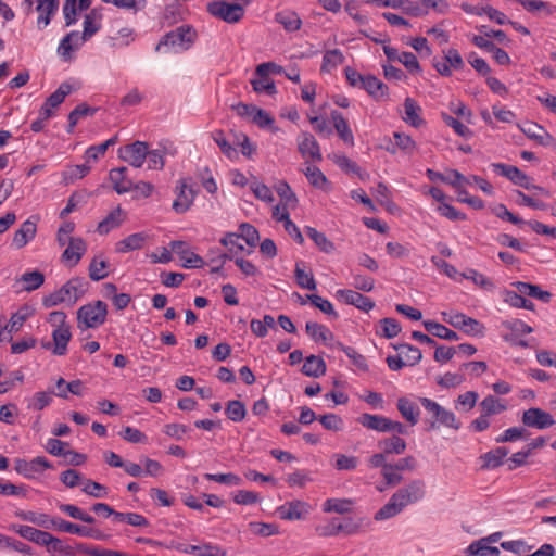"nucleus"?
I'll return each mask as SVG.
<instances>
[{"label": "nucleus", "instance_id": "1", "mask_svg": "<svg viewBox=\"0 0 556 556\" xmlns=\"http://www.w3.org/2000/svg\"><path fill=\"white\" fill-rule=\"evenodd\" d=\"M425 495V482L415 479L393 493L389 501L376 511L374 519L376 521L391 519L401 514L407 506L420 502Z\"/></svg>", "mask_w": 556, "mask_h": 556}, {"label": "nucleus", "instance_id": "2", "mask_svg": "<svg viewBox=\"0 0 556 556\" xmlns=\"http://www.w3.org/2000/svg\"><path fill=\"white\" fill-rule=\"evenodd\" d=\"M47 321L52 328V342H43L42 348L51 351L53 355H65L72 340L71 326L67 323L66 314L61 311H54L49 314Z\"/></svg>", "mask_w": 556, "mask_h": 556}, {"label": "nucleus", "instance_id": "3", "mask_svg": "<svg viewBox=\"0 0 556 556\" xmlns=\"http://www.w3.org/2000/svg\"><path fill=\"white\" fill-rule=\"evenodd\" d=\"M197 38V31L189 26H180L166 34L155 47L159 53H179L192 47Z\"/></svg>", "mask_w": 556, "mask_h": 556}, {"label": "nucleus", "instance_id": "4", "mask_svg": "<svg viewBox=\"0 0 556 556\" xmlns=\"http://www.w3.org/2000/svg\"><path fill=\"white\" fill-rule=\"evenodd\" d=\"M173 194V211L177 214L187 213L194 204L198 195V189L193 179L189 176L180 177L174 186Z\"/></svg>", "mask_w": 556, "mask_h": 556}, {"label": "nucleus", "instance_id": "5", "mask_svg": "<svg viewBox=\"0 0 556 556\" xmlns=\"http://www.w3.org/2000/svg\"><path fill=\"white\" fill-rule=\"evenodd\" d=\"M108 316V305L102 301H96L83 305L77 311L78 328H98L103 325Z\"/></svg>", "mask_w": 556, "mask_h": 556}, {"label": "nucleus", "instance_id": "6", "mask_svg": "<svg viewBox=\"0 0 556 556\" xmlns=\"http://www.w3.org/2000/svg\"><path fill=\"white\" fill-rule=\"evenodd\" d=\"M84 294L83 283L78 279H72L64 283L59 290L43 298L46 307H53L60 304H74Z\"/></svg>", "mask_w": 556, "mask_h": 556}, {"label": "nucleus", "instance_id": "7", "mask_svg": "<svg viewBox=\"0 0 556 556\" xmlns=\"http://www.w3.org/2000/svg\"><path fill=\"white\" fill-rule=\"evenodd\" d=\"M237 113L261 129L269 130L273 134L279 131V127L276 126L271 114L254 104L240 103L237 106Z\"/></svg>", "mask_w": 556, "mask_h": 556}, {"label": "nucleus", "instance_id": "8", "mask_svg": "<svg viewBox=\"0 0 556 556\" xmlns=\"http://www.w3.org/2000/svg\"><path fill=\"white\" fill-rule=\"evenodd\" d=\"M420 403L434 418V421L431 422L432 429L439 426L451 428L453 430H458L460 428V424L452 410L444 408L439 403L428 397H421Z\"/></svg>", "mask_w": 556, "mask_h": 556}, {"label": "nucleus", "instance_id": "9", "mask_svg": "<svg viewBox=\"0 0 556 556\" xmlns=\"http://www.w3.org/2000/svg\"><path fill=\"white\" fill-rule=\"evenodd\" d=\"M206 9L213 17L229 24L239 22L244 15L243 5L220 0L207 3Z\"/></svg>", "mask_w": 556, "mask_h": 556}, {"label": "nucleus", "instance_id": "10", "mask_svg": "<svg viewBox=\"0 0 556 556\" xmlns=\"http://www.w3.org/2000/svg\"><path fill=\"white\" fill-rule=\"evenodd\" d=\"M52 464L43 456H37L30 460L16 458L14 460L15 471L26 479H35L48 469H52Z\"/></svg>", "mask_w": 556, "mask_h": 556}, {"label": "nucleus", "instance_id": "11", "mask_svg": "<svg viewBox=\"0 0 556 556\" xmlns=\"http://www.w3.org/2000/svg\"><path fill=\"white\" fill-rule=\"evenodd\" d=\"M313 510V506L302 500H293L286 502L277 507V514L280 519L294 521L306 519Z\"/></svg>", "mask_w": 556, "mask_h": 556}, {"label": "nucleus", "instance_id": "12", "mask_svg": "<svg viewBox=\"0 0 556 556\" xmlns=\"http://www.w3.org/2000/svg\"><path fill=\"white\" fill-rule=\"evenodd\" d=\"M219 242L227 249L228 253H222L217 257L211 258V263H213V273L219 271L227 260L235 258L233 254L243 250V245L240 243V238L237 232L225 233V236L220 238Z\"/></svg>", "mask_w": 556, "mask_h": 556}, {"label": "nucleus", "instance_id": "13", "mask_svg": "<svg viewBox=\"0 0 556 556\" xmlns=\"http://www.w3.org/2000/svg\"><path fill=\"white\" fill-rule=\"evenodd\" d=\"M148 154V144L143 141H135L118 149V157L130 166L142 167Z\"/></svg>", "mask_w": 556, "mask_h": 556}, {"label": "nucleus", "instance_id": "14", "mask_svg": "<svg viewBox=\"0 0 556 556\" xmlns=\"http://www.w3.org/2000/svg\"><path fill=\"white\" fill-rule=\"evenodd\" d=\"M169 245L172 247V251L179 257L182 267L195 269L205 266L203 257L197 254L186 242L172 241Z\"/></svg>", "mask_w": 556, "mask_h": 556}, {"label": "nucleus", "instance_id": "15", "mask_svg": "<svg viewBox=\"0 0 556 556\" xmlns=\"http://www.w3.org/2000/svg\"><path fill=\"white\" fill-rule=\"evenodd\" d=\"M491 166L494 169V172L507 178L516 186H519L527 190H530L531 188L534 187L532 179L516 166L504 163H493Z\"/></svg>", "mask_w": 556, "mask_h": 556}, {"label": "nucleus", "instance_id": "16", "mask_svg": "<svg viewBox=\"0 0 556 556\" xmlns=\"http://www.w3.org/2000/svg\"><path fill=\"white\" fill-rule=\"evenodd\" d=\"M521 421L525 426L539 430L547 429L555 425L554 417L549 413L538 407L525 410Z\"/></svg>", "mask_w": 556, "mask_h": 556}, {"label": "nucleus", "instance_id": "17", "mask_svg": "<svg viewBox=\"0 0 556 556\" xmlns=\"http://www.w3.org/2000/svg\"><path fill=\"white\" fill-rule=\"evenodd\" d=\"M464 65L463 58L455 49H446L443 51L441 60H434L433 66L437 72L443 76H451L453 71L460 70Z\"/></svg>", "mask_w": 556, "mask_h": 556}, {"label": "nucleus", "instance_id": "18", "mask_svg": "<svg viewBox=\"0 0 556 556\" xmlns=\"http://www.w3.org/2000/svg\"><path fill=\"white\" fill-rule=\"evenodd\" d=\"M305 329L307 334L316 343L324 344L328 348L341 346V343L336 340L332 331L325 325L318 324L316 321H307L305 325Z\"/></svg>", "mask_w": 556, "mask_h": 556}, {"label": "nucleus", "instance_id": "19", "mask_svg": "<svg viewBox=\"0 0 556 556\" xmlns=\"http://www.w3.org/2000/svg\"><path fill=\"white\" fill-rule=\"evenodd\" d=\"M334 295L338 301L348 305H353L364 312H369L375 306V303L369 298L354 290L340 289Z\"/></svg>", "mask_w": 556, "mask_h": 556}, {"label": "nucleus", "instance_id": "20", "mask_svg": "<svg viewBox=\"0 0 556 556\" xmlns=\"http://www.w3.org/2000/svg\"><path fill=\"white\" fill-rule=\"evenodd\" d=\"M72 91V87L67 83H63L60 87L46 100L40 109L42 118H51L55 114V110L65 100Z\"/></svg>", "mask_w": 556, "mask_h": 556}, {"label": "nucleus", "instance_id": "21", "mask_svg": "<svg viewBox=\"0 0 556 556\" xmlns=\"http://www.w3.org/2000/svg\"><path fill=\"white\" fill-rule=\"evenodd\" d=\"M522 134L538 144L548 147L554 142V137L541 125L533 122H525L517 125Z\"/></svg>", "mask_w": 556, "mask_h": 556}, {"label": "nucleus", "instance_id": "22", "mask_svg": "<svg viewBox=\"0 0 556 556\" xmlns=\"http://www.w3.org/2000/svg\"><path fill=\"white\" fill-rule=\"evenodd\" d=\"M296 141L299 152L307 163L321 160L319 146L313 135L303 131L298 136Z\"/></svg>", "mask_w": 556, "mask_h": 556}, {"label": "nucleus", "instance_id": "23", "mask_svg": "<svg viewBox=\"0 0 556 556\" xmlns=\"http://www.w3.org/2000/svg\"><path fill=\"white\" fill-rule=\"evenodd\" d=\"M66 245L67 247L62 254V260L66 263L67 266L74 267L79 263L86 253L87 243L83 238L78 237L72 239L66 243Z\"/></svg>", "mask_w": 556, "mask_h": 556}, {"label": "nucleus", "instance_id": "24", "mask_svg": "<svg viewBox=\"0 0 556 556\" xmlns=\"http://www.w3.org/2000/svg\"><path fill=\"white\" fill-rule=\"evenodd\" d=\"M87 39L79 31H71L61 41L58 47V53L64 60H70Z\"/></svg>", "mask_w": 556, "mask_h": 556}, {"label": "nucleus", "instance_id": "25", "mask_svg": "<svg viewBox=\"0 0 556 556\" xmlns=\"http://www.w3.org/2000/svg\"><path fill=\"white\" fill-rule=\"evenodd\" d=\"M41 546L46 547L47 553L50 556H76V549H74V546L66 544L49 532L46 533V536L41 542Z\"/></svg>", "mask_w": 556, "mask_h": 556}, {"label": "nucleus", "instance_id": "26", "mask_svg": "<svg viewBox=\"0 0 556 556\" xmlns=\"http://www.w3.org/2000/svg\"><path fill=\"white\" fill-rule=\"evenodd\" d=\"M149 238V235L143 231L131 233L115 243V252L124 254L140 250L146 245Z\"/></svg>", "mask_w": 556, "mask_h": 556}, {"label": "nucleus", "instance_id": "27", "mask_svg": "<svg viewBox=\"0 0 556 556\" xmlns=\"http://www.w3.org/2000/svg\"><path fill=\"white\" fill-rule=\"evenodd\" d=\"M250 84L253 91L257 94L274 97L277 93V87L274 79L265 73L260 74L257 66L255 67V72L250 80Z\"/></svg>", "mask_w": 556, "mask_h": 556}, {"label": "nucleus", "instance_id": "28", "mask_svg": "<svg viewBox=\"0 0 556 556\" xmlns=\"http://www.w3.org/2000/svg\"><path fill=\"white\" fill-rule=\"evenodd\" d=\"M361 89L365 90L376 101H381L389 97L388 86L370 74L366 75Z\"/></svg>", "mask_w": 556, "mask_h": 556}, {"label": "nucleus", "instance_id": "29", "mask_svg": "<svg viewBox=\"0 0 556 556\" xmlns=\"http://www.w3.org/2000/svg\"><path fill=\"white\" fill-rule=\"evenodd\" d=\"M36 232V223L31 222L30 219L25 220L14 232L12 238V247L17 250L24 248L35 239Z\"/></svg>", "mask_w": 556, "mask_h": 556}, {"label": "nucleus", "instance_id": "30", "mask_svg": "<svg viewBox=\"0 0 556 556\" xmlns=\"http://www.w3.org/2000/svg\"><path fill=\"white\" fill-rule=\"evenodd\" d=\"M25 3L39 12L37 21L39 27H46L49 24V15L58 8V0H25Z\"/></svg>", "mask_w": 556, "mask_h": 556}, {"label": "nucleus", "instance_id": "31", "mask_svg": "<svg viewBox=\"0 0 556 556\" xmlns=\"http://www.w3.org/2000/svg\"><path fill=\"white\" fill-rule=\"evenodd\" d=\"M109 178H110L113 189L118 194L127 193L132 189V181L127 176L126 167H117V168L111 169L109 173Z\"/></svg>", "mask_w": 556, "mask_h": 556}, {"label": "nucleus", "instance_id": "32", "mask_svg": "<svg viewBox=\"0 0 556 556\" xmlns=\"http://www.w3.org/2000/svg\"><path fill=\"white\" fill-rule=\"evenodd\" d=\"M15 516L23 521L34 523L43 529H52L54 526V518L48 514L34 511V510H18Z\"/></svg>", "mask_w": 556, "mask_h": 556}, {"label": "nucleus", "instance_id": "33", "mask_svg": "<svg viewBox=\"0 0 556 556\" xmlns=\"http://www.w3.org/2000/svg\"><path fill=\"white\" fill-rule=\"evenodd\" d=\"M420 114V105L413 98H406L404 101V112L402 119L407 125L418 128L424 124V119L421 118Z\"/></svg>", "mask_w": 556, "mask_h": 556}, {"label": "nucleus", "instance_id": "34", "mask_svg": "<svg viewBox=\"0 0 556 556\" xmlns=\"http://www.w3.org/2000/svg\"><path fill=\"white\" fill-rule=\"evenodd\" d=\"M35 314V309L30 305L21 306L14 314H12L10 320L5 323V330L10 333L18 332L25 321Z\"/></svg>", "mask_w": 556, "mask_h": 556}, {"label": "nucleus", "instance_id": "35", "mask_svg": "<svg viewBox=\"0 0 556 556\" xmlns=\"http://www.w3.org/2000/svg\"><path fill=\"white\" fill-rule=\"evenodd\" d=\"M275 20L288 33L298 31L302 26V20L299 14L290 9H285L276 13Z\"/></svg>", "mask_w": 556, "mask_h": 556}, {"label": "nucleus", "instance_id": "36", "mask_svg": "<svg viewBox=\"0 0 556 556\" xmlns=\"http://www.w3.org/2000/svg\"><path fill=\"white\" fill-rule=\"evenodd\" d=\"M500 548L489 544L483 538L471 542L464 551L465 556H500Z\"/></svg>", "mask_w": 556, "mask_h": 556}, {"label": "nucleus", "instance_id": "37", "mask_svg": "<svg viewBox=\"0 0 556 556\" xmlns=\"http://www.w3.org/2000/svg\"><path fill=\"white\" fill-rule=\"evenodd\" d=\"M124 220L125 212L121 208V206H117L112 210L102 222L99 223L97 231L100 235H106L111 230L119 227Z\"/></svg>", "mask_w": 556, "mask_h": 556}, {"label": "nucleus", "instance_id": "38", "mask_svg": "<svg viewBox=\"0 0 556 556\" xmlns=\"http://www.w3.org/2000/svg\"><path fill=\"white\" fill-rule=\"evenodd\" d=\"M393 138L395 148H388L390 153L394 154L400 150L406 155H412L417 150V143L409 135L396 131L393 134Z\"/></svg>", "mask_w": 556, "mask_h": 556}, {"label": "nucleus", "instance_id": "39", "mask_svg": "<svg viewBox=\"0 0 556 556\" xmlns=\"http://www.w3.org/2000/svg\"><path fill=\"white\" fill-rule=\"evenodd\" d=\"M388 419L381 415L374 414H362L358 416L357 421L365 428L369 430H374L377 432H387L388 431Z\"/></svg>", "mask_w": 556, "mask_h": 556}, {"label": "nucleus", "instance_id": "40", "mask_svg": "<svg viewBox=\"0 0 556 556\" xmlns=\"http://www.w3.org/2000/svg\"><path fill=\"white\" fill-rule=\"evenodd\" d=\"M344 62V55L339 49L327 50L323 55L320 72L332 74Z\"/></svg>", "mask_w": 556, "mask_h": 556}, {"label": "nucleus", "instance_id": "41", "mask_svg": "<svg viewBox=\"0 0 556 556\" xmlns=\"http://www.w3.org/2000/svg\"><path fill=\"white\" fill-rule=\"evenodd\" d=\"M91 4V0H66L64 5V17L66 25H72L77 21L78 13L86 11Z\"/></svg>", "mask_w": 556, "mask_h": 556}, {"label": "nucleus", "instance_id": "42", "mask_svg": "<svg viewBox=\"0 0 556 556\" xmlns=\"http://www.w3.org/2000/svg\"><path fill=\"white\" fill-rule=\"evenodd\" d=\"M397 409L402 417L405 418L410 425H416L419 420V407L418 405L407 397H400L397 400Z\"/></svg>", "mask_w": 556, "mask_h": 556}, {"label": "nucleus", "instance_id": "43", "mask_svg": "<svg viewBox=\"0 0 556 556\" xmlns=\"http://www.w3.org/2000/svg\"><path fill=\"white\" fill-rule=\"evenodd\" d=\"M173 152L165 146L160 144L157 148L150 150L148 148L147 161L148 168L152 170H161L165 165V156Z\"/></svg>", "mask_w": 556, "mask_h": 556}, {"label": "nucleus", "instance_id": "44", "mask_svg": "<svg viewBox=\"0 0 556 556\" xmlns=\"http://www.w3.org/2000/svg\"><path fill=\"white\" fill-rule=\"evenodd\" d=\"M302 372L307 377L318 378L326 372V363L319 356L309 355L304 359Z\"/></svg>", "mask_w": 556, "mask_h": 556}, {"label": "nucleus", "instance_id": "45", "mask_svg": "<svg viewBox=\"0 0 556 556\" xmlns=\"http://www.w3.org/2000/svg\"><path fill=\"white\" fill-rule=\"evenodd\" d=\"M355 502L351 498H328L323 503L325 513L348 514L354 507Z\"/></svg>", "mask_w": 556, "mask_h": 556}, {"label": "nucleus", "instance_id": "46", "mask_svg": "<svg viewBox=\"0 0 556 556\" xmlns=\"http://www.w3.org/2000/svg\"><path fill=\"white\" fill-rule=\"evenodd\" d=\"M378 447L388 456L391 454L400 455L406 450V442L399 435L382 439L378 442Z\"/></svg>", "mask_w": 556, "mask_h": 556}, {"label": "nucleus", "instance_id": "47", "mask_svg": "<svg viewBox=\"0 0 556 556\" xmlns=\"http://www.w3.org/2000/svg\"><path fill=\"white\" fill-rule=\"evenodd\" d=\"M294 276L298 286L306 290H316L317 285L311 270H306L302 262H298L294 268Z\"/></svg>", "mask_w": 556, "mask_h": 556}, {"label": "nucleus", "instance_id": "48", "mask_svg": "<svg viewBox=\"0 0 556 556\" xmlns=\"http://www.w3.org/2000/svg\"><path fill=\"white\" fill-rule=\"evenodd\" d=\"M102 14L92 10L85 15L83 27L84 30L81 35L89 40L96 33H98L101 28Z\"/></svg>", "mask_w": 556, "mask_h": 556}, {"label": "nucleus", "instance_id": "49", "mask_svg": "<svg viewBox=\"0 0 556 556\" xmlns=\"http://www.w3.org/2000/svg\"><path fill=\"white\" fill-rule=\"evenodd\" d=\"M331 118L333 122V126L340 138L348 144H354V136L346 119L342 116V114L334 111L331 113Z\"/></svg>", "mask_w": 556, "mask_h": 556}, {"label": "nucleus", "instance_id": "50", "mask_svg": "<svg viewBox=\"0 0 556 556\" xmlns=\"http://www.w3.org/2000/svg\"><path fill=\"white\" fill-rule=\"evenodd\" d=\"M463 279L472 281V283L485 291H493L495 289L494 282L489 277L473 268H468L463 271L462 280Z\"/></svg>", "mask_w": 556, "mask_h": 556}, {"label": "nucleus", "instance_id": "51", "mask_svg": "<svg viewBox=\"0 0 556 556\" xmlns=\"http://www.w3.org/2000/svg\"><path fill=\"white\" fill-rule=\"evenodd\" d=\"M422 324L425 329L434 337L448 341L458 340L457 333L442 324L435 323L433 320H425Z\"/></svg>", "mask_w": 556, "mask_h": 556}, {"label": "nucleus", "instance_id": "52", "mask_svg": "<svg viewBox=\"0 0 556 556\" xmlns=\"http://www.w3.org/2000/svg\"><path fill=\"white\" fill-rule=\"evenodd\" d=\"M52 529H56L62 532L71 533V534H78L81 536H92L96 539H100V535H93L92 531L89 529H86L81 526H78L73 522H68L63 519L54 518V526Z\"/></svg>", "mask_w": 556, "mask_h": 556}, {"label": "nucleus", "instance_id": "53", "mask_svg": "<svg viewBox=\"0 0 556 556\" xmlns=\"http://www.w3.org/2000/svg\"><path fill=\"white\" fill-rule=\"evenodd\" d=\"M212 138L227 159L230 161H237L239 159L237 148L226 139L222 130H215L212 134Z\"/></svg>", "mask_w": 556, "mask_h": 556}, {"label": "nucleus", "instance_id": "54", "mask_svg": "<svg viewBox=\"0 0 556 556\" xmlns=\"http://www.w3.org/2000/svg\"><path fill=\"white\" fill-rule=\"evenodd\" d=\"M303 173L313 187L323 190L327 189L328 179L318 167L306 162Z\"/></svg>", "mask_w": 556, "mask_h": 556}, {"label": "nucleus", "instance_id": "55", "mask_svg": "<svg viewBox=\"0 0 556 556\" xmlns=\"http://www.w3.org/2000/svg\"><path fill=\"white\" fill-rule=\"evenodd\" d=\"M117 142V137H112L108 139L106 141L97 144V146H90L85 151L84 157L86 163H91L98 161L101 156L105 154L108 149L112 146H114Z\"/></svg>", "mask_w": 556, "mask_h": 556}, {"label": "nucleus", "instance_id": "56", "mask_svg": "<svg viewBox=\"0 0 556 556\" xmlns=\"http://www.w3.org/2000/svg\"><path fill=\"white\" fill-rule=\"evenodd\" d=\"M53 401V393L49 391H38L30 397L26 399L27 408L29 410H42Z\"/></svg>", "mask_w": 556, "mask_h": 556}, {"label": "nucleus", "instance_id": "57", "mask_svg": "<svg viewBox=\"0 0 556 556\" xmlns=\"http://www.w3.org/2000/svg\"><path fill=\"white\" fill-rule=\"evenodd\" d=\"M11 530L20 534L22 538L41 545L42 540L46 536V531L38 530L36 528L24 526V525H12Z\"/></svg>", "mask_w": 556, "mask_h": 556}, {"label": "nucleus", "instance_id": "58", "mask_svg": "<svg viewBox=\"0 0 556 556\" xmlns=\"http://www.w3.org/2000/svg\"><path fill=\"white\" fill-rule=\"evenodd\" d=\"M189 555L192 556H226V551L223 549L220 546L204 542L201 544H191V547L189 548Z\"/></svg>", "mask_w": 556, "mask_h": 556}, {"label": "nucleus", "instance_id": "59", "mask_svg": "<svg viewBox=\"0 0 556 556\" xmlns=\"http://www.w3.org/2000/svg\"><path fill=\"white\" fill-rule=\"evenodd\" d=\"M137 38L136 31L132 27L124 26L119 28L112 37V45L116 48L127 47L132 43Z\"/></svg>", "mask_w": 556, "mask_h": 556}, {"label": "nucleus", "instance_id": "60", "mask_svg": "<svg viewBox=\"0 0 556 556\" xmlns=\"http://www.w3.org/2000/svg\"><path fill=\"white\" fill-rule=\"evenodd\" d=\"M305 231L320 251L325 253H332L334 251V244L326 237L325 233L313 227H306Z\"/></svg>", "mask_w": 556, "mask_h": 556}, {"label": "nucleus", "instance_id": "61", "mask_svg": "<svg viewBox=\"0 0 556 556\" xmlns=\"http://www.w3.org/2000/svg\"><path fill=\"white\" fill-rule=\"evenodd\" d=\"M109 275V264L102 256H94L89 265V277L93 281L104 279Z\"/></svg>", "mask_w": 556, "mask_h": 556}, {"label": "nucleus", "instance_id": "62", "mask_svg": "<svg viewBox=\"0 0 556 556\" xmlns=\"http://www.w3.org/2000/svg\"><path fill=\"white\" fill-rule=\"evenodd\" d=\"M231 135L233 144L240 148L242 155H244L248 159H252L256 152V146L251 142L248 135H245L244 132L236 131H232Z\"/></svg>", "mask_w": 556, "mask_h": 556}, {"label": "nucleus", "instance_id": "63", "mask_svg": "<svg viewBox=\"0 0 556 556\" xmlns=\"http://www.w3.org/2000/svg\"><path fill=\"white\" fill-rule=\"evenodd\" d=\"M508 455V450L506 447H496L484 455H482L483 466L486 468H497L500 467L504 458Z\"/></svg>", "mask_w": 556, "mask_h": 556}, {"label": "nucleus", "instance_id": "64", "mask_svg": "<svg viewBox=\"0 0 556 556\" xmlns=\"http://www.w3.org/2000/svg\"><path fill=\"white\" fill-rule=\"evenodd\" d=\"M480 406L482 408V413L489 416L501 414L507 409L506 403L493 395L485 396L481 401Z\"/></svg>", "mask_w": 556, "mask_h": 556}]
</instances>
